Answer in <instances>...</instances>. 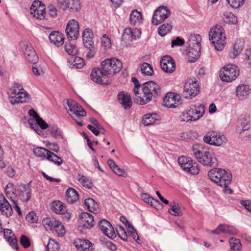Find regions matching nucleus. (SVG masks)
Instances as JSON below:
<instances>
[{
  "mask_svg": "<svg viewBox=\"0 0 251 251\" xmlns=\"http://www.w3.org/2000/svg\"><path fill=\"white\" fill-rule=\"evenodd\" d=\"M101 65V69L96 68L92 70L91 78L97 83L108 85L111 82V75L120 71L122 63L116 58H111L102 61Z\"/></svg>",
  "mask_w": 251,
  "mask_h": 251,
  "instance_id": "nucleus-1",
  "label": "nucleus"
},
{
  "mask_svg": "<svg viewBox=\"0 0 251 251\" xmlns=\"http://www.w3.org/2000/svg\"><path fill=\"white\" fill-rule=\"evenodd\" d=\"M159 86L153 81H149L141 86L140 92L138 93L137 89L135 90L134 100L136 103L144 105L151 101L152 98L156 97L161 94Z\"/></svg>",
  "mask_w": 251,
  "mask_h": 251,
  "instance_id": "nucleus-2",
  "label": "nucleus"
},
{
  "mask_svg": "<svg viewBox=\"0 0 251 251\" xmlns=\"http://www.w3.org/2000/svg\"><path fill=\"white\" fill-rule=\"evenodd\" d=\"M208 175L212 181L224 188L225 192L232 193V190L228 187L232 178L230 172L221 169H215L209 171Z\"/></svg>",
  "mask_w": 251,
  "mask_h": 251,
  "instance_id": "nucleus-3",
  "label": "nucleus"
},
{
  "mask_svg": "<svg viewBox=\"0 0 251 251\" xmlns=\"http://www.w3.org/2000/svg\"><path fill=\"white\" fill-rule=\"evenodd\" d=\"M193 153L198 161L202 164L210 167L217 165V160L212 152L207 151L200 145L193 146Z\"/></svg>",
  "mask_w": 251,
  "mask_h": 251,
  "instance_id": "nucleus-4",
  "label": "nucleus"
},
{
  "mask_svg": "<svg viewBox=\"0 0 251 251\" xmlns=\"http://www.w3.org/2000/svg\"><path fill=\"white\" fill-rule=\"evenodd\" d=\"M209 37L217 50L221 51L226 44V37L224 29L220 25L213 26L209 32Z\"/></svg>",
  "mask_w": 251,
  "mask_h": 251,
  "instance_id": "nucleus-5",
  "label": "nucleus"
},
{
  "mask_svg": "<svg viewBox=\"0 0 251 251\" xmlns=\"http://www.w3.org/2000/svg\"><path fill=\"white\" fill-rule=\"evenodd\" d=\"M240 75V69L235 64H228L221 68L220 77L224 82H230L234 80Z\"/></svg>",
  "mask_w": 251,
  "mask_h": 251,
  "instance_id": "nucleus-6",
  "label": "nucleus"
},
{
  "mask_svg": "<svg viewBox=\"0 0 251 251\" xmlns=\"http://www.w3.org/2000/svg\"><path fill=\"white\" fill-rule=\"evenodd\" d=\"M43 225L46 229L50 230L58 236H63L66 233L65 227L61 222L54 218H44Z\"/></svg>",
  "mask_w": 251,
  "mask_h": 251,
  "instance_id": "nucleus-7",
  "label": "nucleus"
},
{
  "mask_svg": "<svg viewBox=\"0 0 251 251\" xmlns=\"http://www.w3.org/2000/svg\"><path fill=\"white\" fill-rule=\"evenodd\" d=\"M204 112V106L201 104L192 105L189 109L183 112L181 118L184 121H196L199 119Z\"/></svg>",
  "mask_w": 251,
  "mask_h": 251,
  "instance_id": "nucleus-8",
  "label": "nucleus"
},
{
  "mask_svg": "<svg viewBox=\"0 0 251 251\" xmlns=\"http://www.w3.org/2000/svg\"><path fill=\"white\" fill-rule=\"evenodd\" d=\"M200 92L199 83L195 78L188 79L183 86V95L186 98L196 96Z\"/></svg>",
  "mask_w": 251,
  "mask_h": 251,
  "instance_id": "nucleus-9",
  "label": "nucleus"
},
{
  "mask_svg": "<svg viewBox=\"0 0 251 251\" xmlns=\"http://www.w3.org/2000/svg\"><path fill=\"white\" fill-rule=\"evenodd\" d=\"M178 163L185 171L193 175L199 173L200 168L196 162H193L191 158L186 156H181L178 159Z\"/></svg>",
  "mask_w": 251,
  "mask_h": 251,
  "instance_id": "nucleus-10",
  "label": "nucleus"
},
{
  "mask_svg": "<svg viewBox=\"0 0 251 251\" xmlns=\"http://www.w3.org/2000/svg\"><path fill=\"white\" fill-rule=\"evenodd\" d=\"M30 13L34 18L44 20L46 15V6L41 1L35 0L30 7Z\"/></svg>",
  "mask_w": 251,
  "mask_h": 251,
  "instance_id": "nucleus-11",
  "label": "nucleus"
},
{
  "mask_svg": "<svg viewBox=\"0 0 251 251\" xmlns=\"http://www.w3.org/2000/svg\"><path fill=\"white\" fill-rule=\"evenodd\" d=\"M204 141L211 145L221 146L226 143V138L223 135L216 131L208 132L203 137Z\"/></svg>",
  "mask_w": 251,
  "mask_h": 251,
  "instance_id": "nucleus-12",
  "label": "nucleus"
},
{
  "mask_svg": "<svg viewBox=\"0 0 251 251\" xmlns=\"http://www.w3.org/2000/svg\"><path fill=\"white\" fill-rule=\"evenodd\" d=\"M140 34V31L137 28L132 29L131 27H127L124 30L121 41L123 44L128 45L133 40L138 38Z\"/></svg>",
  "mask_w": 251,
  "mask_h": 251,
  "instance_id": "nucleus-13",
  "label": "nucleus"
},
{
  "mask_svg": "<svg viewBox=\"0 0 251 251\" xmlns=\"http://www.w3.org/2000/svg\"><path fill=\"white\" fill-rule=\"evenodd\" d=\"M68 105L69 107L68 112L75 121H76V120L75 119V116L80 118L86 116V112L82 106L76 101L72 100L68 101Z\"/></svg>",
  "mask_w": 251,
  "mask_h": 251,
  "instance_id": "nucleus-14",
  "label": "nucleus"
},
{
  "mask_svg": "<svg viewBox=\"0 0 251 251\" xmlns=\"http://www.w3.org/2000/svg\"><path fill=\"white\" fill-rule=\"evenodd\" d=\"M79 25L78 22L75 20L72 19L68 22L66 32L68 38L71 40H76L79 35Z\"/></svg>",
  "mask_w": 251,
  "mask_h": 251,
  "instance_id": "nucleus-15",
  "label": "nucleus"
},
{
  "mask_svg": "<svg viewBox=\"0 0 251 251\" xmlns=\"http://www.w3.org/2000/svg\"><path fill=\"white\" fill-rule=\"evenodd\" d=\"M170 14V12L167 7L160 6L154 12L152 17V23L154 25H158L163 22Z\"/></svg>",
  "mask_w": 251,
  "mask_h": 251,
  "instance_id": "nucleus-16",
  "label": "nucleus"
},
{
  "mask_svg": "<svg viewBox=\"0 0 251 251\" xmlns=\"http://www.w3.org/2000/svg\"><path fill=\"white\" fill-rule=\"evenodd\" d=\"M160 67L164 72L171 74L175 71L176 66L174 59L170 56L166 55L160 61Z\"/></svg>",
  "mask_w": 251,
  "mask_h": 251,
  "instance_id": "nucleus-17",
  "label": "nucleus"
},
{
  "mask_svg": "<svg viewBox=\"0 0 251 251\" xmlns=\"http://www.w3.org/2000/svg\"><path fill=\"white\" fill-rule=\"evenodd\" d=\"M74 244L78 251H93L94 250V244L87 239H76Z\"/></svg>",
  "mask_w": 251,
  "mask_h": 251,
  "instance_id": "nucleus-18",
  "label": "nucleus"
},
{
  "mask_svg": "<svg viewBox=\"0 0 251 251\" xmlns=\"http://www.w3.org/2000/svg\"><path fill=\"white\" fill-rule=\"evenodd\" d=\"M180 100V97L177 94L168 93L163 98V103L168 107H176Z\"/></svg>",
  "mask_w": 251,
  "mask_h": 251,
  "instance_id": "nucleus-19",
  "label": "nucleus"
},
{
  "mask_svg": "<svg viewBox=\"0 0 251 251\" xmlns=\"http://www.w3.org/2000/svg\"><path fill=\"white\" fill-rule=\"evenodd\" d=\"M79 224L84 228H90L95 225L94 217L89 213H82L80 216Z\"/></svg>",
  "mask_w": 251,
  "mask_h": 251,
  "instance_id": "nucleus-20",
  "label": "nucleus"
},
{
  "mask_svg": "<svg viewBox=\"0 0 251 251\" xmlns=\"http://www.w3.org/2000/svg\"><path fill=\"white\" fill-rule=\"evenodd\" d=\"M99 227L102 232L109 238L115 236L114 228L111 224L105 220H102L99 222Z\"/></svg>",
  "mask_w": 251,
  "mask_h": 251,
  "instance_id": "nucleus-21",
  "label": "nucleus"
},
{
  "mask_svg": "<svg viewBox=\"0 0 251 251\" xmlns=\"http://www.w3.org/2000/svg\"><path fill=\"white\" fill-rule=\"evenodd\" d=\"M0 211L3 215L7 217L13 214L11 206L2 195H0Z\"/></svg>",
  "mask_w": 251,
  "mask_h": 251,
  "instance_id": "nucleus-22",
  "label": "nucleus"
},
{
  "mask_svg": "<svg viewBox=\"0 0 251 251\" xmlns=\"http://www.w3.org/2000/svg\"><path fill=\"white\" fill-rule=\"evenodd\" d=\"M51 209L57 214H65L67 212V208L66 205L59 201H54L51 204Z\"/></svg>",
  "mask_w": 251,
  "mask_h": 251,
  "instance_id": "nucleus-23",
  "label": "nucleus"
},
{
  "mask_svg": "<svg viewBox=\"0 0 251 251\" xmlns=\"http://www.w3.org/2000/svg\"><path fill=\"white\" fill-rule=\"evenodd\" d=\"M200 46H194V47H190L187 54V58L190 62H195L199 58L200 54Z\"/></svg>",
  "mask_w": 251,
  "mask_h": 251,
  "instance_id": "nucleus-24",
  "label": "nucleus"
},
{
  "mask_svg": "<svg viewBox=\"0 0 251 251\" xmlns=\"http://www.w3.org/2000/svg\"><path fill=\"white\" fill-rule=\"evenodd\" d=\"M94 34L91 29L85 28L82 33L83 41L84 46L87 48L92 47Z\"/></svg>",
  "mask_w": 251,
  "mask_h": 251,
  "instance_id": "nucleus-25",
  "label": "nucleus"
},
{
  "mask_svg": "<svg viewBox=\"0 0 251 251\" xmlns=\"http://www.w3.org/2000/svg\"><path fill=\"white\" fill-rule=\"evenodd\" d=\"M50 42L57 46L62 45L64 42L63 34L59 31L52 32L49 36Z\"/></svg>",
  "mask_w": 251,
  "mask_h": 251,
  "instance_id": "nucleus-26",
  "label": "nucleus"
},
{
  "mask_svg": "<svg viewBox=\"0 0 251 251\" xmlns=\"http://www.w3.org/2000/svg\"><path fill=\"white\" fill-rule=\"evenodd\" d=\"M244 45L243 41L237 40L233 45V50L229 53V57L232 59L236 57L242 51Z\"/></svg>",
  "mask_w": 251,
  "mask_h": 251,
  "instance_id": "nucleus-27",
  "label": "nucleus"
},
{
  "mask_svg": "<svg viewBox=\"0 0 251 251\" xmlns=\"http://www.w3.org/2000/svg\"><path fill=\"white\" fill-rule=\"evenodd\" d=\"M25 55L27 60L31 63L35 64L38 61V57L33 47L31 46H26L25 51Z\"/></svg>",
  "mask_w": 251,
  "mask_h": 251,
  "instance_id": "nucleus-28",
  "label": "nucleus"
},
{
  "mask_svg": "<svg viewBox=\"0 0 251 251\" xmlns=\"http://www.w3.org/2000/svg\"><path fill=\"white\" fill-rule=\"evenodd\" d=\"M143 21L142 13L135 9L133 10L130 15V23L131 25H138Z\"/></svg>",
  "mask_w": 251,
  "mask_h": 251,
  "instance_id": "nucleus-29",
  "label": "nucleus"
},
{
  "mask_svg": "<svg viewBox=\"0 0 251 251\" xmlns=\"http://www.w3.org/2000/svg\"><path fill=\"white\" fill-rule=\"evenodd\" d=\"M29 100L28 94L25 91V90L18 94L15 97L10 98V102L12 104L18 103L26 102Z\"/></svg>",
  "mask_w": 251,
  "mask_h": 251,
  "instance_id": "nucleus-30",
  "label": "nucleus"
},
{
  "mask_svg": "<svg viewBox=\"0 0 251 251\" xmlns=\"http://www.w3.org/2000/svg\"><path fill=\"white\" fill-rule=\"evenodd\" d=\"M119 102L126 108H129L132 106L130 97L127 94L120 93L118 96Z\"/></svg>",
  "mask_w": 251,
  "mask_h": 251,
  "instance_id": "nucleus-31",
  "label": "nucleus"
},
{
  "mask_svg": "<svg viewBox=\"0 0 251 251\" xmlns=\"http://www.w3.org/2000/svg\"><path fill=\"white\" fill-rule=\"evenodd\" d=\"M250 89L247 85L241 84L239 85L236 90V96L240 99H243L249 95Z\"/></svg>",
  "mask_w": 251,
  "mask_h": 251,
  "instance_id": "nucleus-32",
  "label": "nucleus"
},
{
  "mask_svg": "<svg viewBox=\"0 0 251 251\" xmlns=\"http://www.w3.org/2000/svg\"><path fill=\"white\" fill-rule=\"evenodd\" d=\"M81 4L79 0H69L67 6V10L75 13L78 12L81 9Z\"/></svg>",
  "mask_w": 251,
  "mask_h": 251,
  "instance_id": "nucleus-33",
  "label": "nucleus"
},
{
  "mask_svg": "<svg viewBox=\"0 0 251 251\" xmlns=\"http://www.w3.org/2000/svg\"><path fill=\"white\" fill-rule=\"evenodd\" d=\"M84 204L90 212L96 213L99 211V205L93 199L88 198L85 199Z\"/></svg>",
  "mask_w": 251,
  "mask_h": 251,
  "instance_id": "nucleus-34",
  "label": "nucleus"
},
{
  "mask_svg": "<svg viewBox=\"0 0 251 251\" xmlns=\"http://www.w3.org/2000/svg\"><path fill=\"white\" fill-rule=\"evenodd\" d=\"M66 199L68 202L73 203L78 200L77 192L73 188H69L66 193Z\"/></svg>",
  "mask_w": 251,
  "mask_h": 251,
  "instance_id": "nucleus-35",
  "label": "nucleus"
},
{
  "mask_svg": "<svg viewBox=\"0 0 251 251\" xmlns=\"http://www.w3.org/2000/svg\"><path fill=\"white\" fill-rule=\"evenodd\" d=\"M223 19L224 21L228 24H236L237 23V17L231 12L226 11L223 14Z\"/></svg>",
  "mask_w": 251,
  "mask_h": 251,
  "instance_id": "nucleus-36",
  "label": "nucleus"
},
{
  "mask_svg": "<svg viewBox=\"0 0 251 251\" xmlns=\"http://www.w3.org/2000/svg\"><path fill=\"white\" fill-rule=\"evenodd\" d=\"M156 114H147L143 118V123L145 126L154 124L158 120Z\"/></svg>",
  "mask_w": 251,
  "mask_h": 251,
  "instance_id": "nucleus-37",
  "label": "nucleus"
},
{
  "mask_svg": "<svg viewBox=\"0 0 251 251\" xmlns=\"http://www.w3.org/2000/svg\"><path fill=\"white\" fill-rule=\"evenodd\" d=\"M66 51L70 55L75 56L78 52V48L76 45L71 42H68L66 44L65 46Z\"/></svg>",
  "mask_w": 251,
  "mask_h": 251,
  "instance_id": "nucleus-38",
  "label": "nucleus"
},
{
  "mask_svg": "<svg viewBox=\"0 0 251 251\" xmlns=\"http://www.w3.org/2000/svg\"><path fill=\"white\" fill-rule=\"evenodd\" d=\"M170 206L171 208L169 209L168 212L172 215L181 216L183 215V213L178 203L174 202L171 203Z\"/></svg>",
  "mask_w": 251,
  "mask_h": 251,
  "instance_id": "nucleus-39",
  "label": "nucleus"
},
{
  "mask_svg": "<svg viewBox=\"0 0 251 251\" xmlns=\"http://www.w3.org/2000/svg\"><path fill=\"white\" fill-rule=\"evenodd\" d=\"M250 127V124L244 119L239 120L237 126L236 130L239 133H241L242 131L247 130Z\"/></svg>",
  "mask_w": 251,
  "mask_h": 251,
  "instance_id": "nucleus-40",
  "label": "nucleus"
},
{
  "mask_svg": "<svg viewBox=\"0 0 251 251\" xmlns=\"http://www.w3.org/2000/svg\"><path fill=\"white\" fill-rule=\"evenodd\" d=\"M230 251H240L242 248L240 240L237 238H231L229 240Z\"/></svg>",
  "mask_w": 251,
  "mask_h": 251,
  "instance_id": "nucleus-41",
  "label": "nucleus"
},
{
  "mask_svg": "<svg viewBox=\"0 0 251 251\" xmlns=\"http://www.w3.org/2000/svg\"><path fill=\"white\" fill-rule=\"evenodd\" d=\"M140 69L142 73L145 75L151 76L153 74V68L148 63H143L140 65Z\"/></svg>",
  "mask_w": 251,
  "mask_h": 251,
  "instance_id": "nucleus-42",
  "label": "nucleus"
},
{
  "mask_svg": "<svg viewBox=\"0 0 251 251\" xmlns=\"http://www.w3.org/2000/svg\"><path fill=\"white\" fill-rule=\"evenodd\" d=\"M69 62L72 65L76 68H81L84 65V61L81 57L77 56H72L71 59H69Z\"/></svg>",
  "mask_w": 251,
  "mask_h": 251,
  "instance_id": "nucleus-43",
  "label": "nucleus"
},
{
  "mask_svg": "<svg viewBox=\"0 0 251 251\" xmlns=\"http://www.w3.org/2000/svg\"><path fill=\"white\" fill-rule=\"evenodd\" d=\"M24 90L23 87L18 83H15L14 85L10 89L9 94L10 98L15 97L20 93L23 92Z\"/></svg>",
  "mask_w": 251,
  "mask_h": 251,
  "instance_id": "nucleus-44",
  "label": "nucleus"
},
{
  "mask_svg": "<svg viewBox=\"0 0 251 251\" xmlns=\"http://www.w3.org/2000/svg\"><path fill=\"white\" fill-rule=\"evenodd\" d=\"M78 180L83 187L87 189H92L94 186L91 180L85 176H79Z\"/></svg>",
  "mask_w": 251,
  "mask_h": 251,
  "instance_id": "nucleus-45",
  "label": "nucleus"
},
{
  "mask_svg": "<svg viewBox=\"0 0 251 251\" xmlns=\"http://www.w3.org/2000/svg\"><path fill=\"white\" fill-rule=\"evenodd\" d=\"M213 233L220 234L221 232L233 233L231 231V227L226 225H220L215 230H212Z\"/></svg>",
  "mask_w": 251,
  "mask_h": 251,
  "instance_id": "nucleus-46",
  "label": "nucleus"
},
{
  "mask_svg": "<svg viewBox=\"0 0 251 251\" xmlns=\"http://www.w3.org/2000/svg\"><path fill=\"white\" fill-rule=\"evenodd\" d=\"M47 159L59 166L62 163V159L53 152L50 151L47 154Z\"/></svg>",
  "mask_w": 251,
  "mask_h": 251,
  "instance_id": "nucleus-47",
  "label": "nucleus"
},
{
  "mask_svg": "<svg viewBox=\"0 0 251 251\" xmlns=\"http://www.w3.org/2000/svg\"><path fill=\"white\" fill-rule=\"evenodd\" d=\"M49 150L42 147H37L33 150L34 153L40 157H45L47 159V154L50 152Z\"/></svg>",
  "mask_w": 251,
  "mask_h": 251,
  "instance_id": "nucleus-48",
  "label": "nucleus"
},
{
  "mask_svg": "<svg viewBox=\"0 0 251 251\" xmlns=\"http://www.w3.org/2000/svg\"><path fill=\"white\" fill-rule=\"evenodd\" d=\"M201 37L198 34H193L190 36L189 39L190 47H194V46L198 45L200 46L201 42Z\"/></svg>",
  "mask_w": 251,
  "mask_h": 251,
  "instance_id": "nucleus-49",
  "label": "nucleus"
},
{
  "mask_svg": "<svg viewBox=\"0 0 251 251\" xmlns=\"http://www.w3.org/2000/svg\"><path fill=\"white\" fill-rule=\"evenodd\" d=\"M46 248L48 251H59L60 247L54 240L50 239Z\"/></svg>",
  "mask_w": 251,
  "mask_h": 251,
  "instance_id": "nucleus-50",
  "label": "nucleus"
},
{
  "mask_svg": "<svg viewBox=\"0 0 251 251\" xmlns=\"http://www.w3.org/2000/svg\"><path fill=\"white\" fill-rule=\"evenodd\" d=\"M101 45L105 50H107L111 48V40L106 34H104L102 35L101 38Z\"/></svg>",
  "mask_w": 251,
  "mask_h": 251,
  "instance_id": "nucleus-51",
  "label": "nucleus"
},
{
  "mask_svg": "<svg viewBox=\"0 0 251 251\" xmlns=\"http://www.w3.org/2000/svg\"><path fill=\"white\" fill-rule=\"evenodd\" d=\"M20 197L23 201H28L31 197V189L29 187H25V190L21 191Z\"/></svg>",
  "mask_w": 251,
  "mask_h": 251,
  "instance_id": "nucleus-52",
  "label": "nucleus"
},
{
  "mask_svg": "<svg viewBox=\"0 0 251 251\" xmlns=\"http://www.w3.org/2000/svg\"><path fill=\"white\" fill-rule=\"evenodd\" d=\"M172 29V25L170 24H164L158 28V33L161 36L167 34Z\"/></svg>",
  "mask_w": 251,
  "mask_h": 251,
  "instance_id": "nucleus-53",
  "label": "nucleus"
},
{
  "mask_svg": "<svg viewBox=\"0 0 251 251\" xmlns=\"http://www.w3.org/2000/svg\"><path fill=\"white\" fill-rule=\"evenodd\" d=\"M26 220L31 224H35L37 223L38 218L34 212L31 211L27 214Z\"/></svg>",
  "mask_w": 251,
  "mask_h": 251,
  "instance_id": "nucleus-54",
  "label": "nucleus"
},
{
  "mask_svg": "<svg viewBox=\"0 0 251 251\" xmlns=\"http://www.w3.org/2000/svg\"><path fill=\"white\" fill-rule=\"evenodd\" d=\"M21 245L25 249L28 248L30 246L31 242L30 239L26 236L22 235L20 239Z\"/></svg>",
  "mask_w": 251,
  "mask_h": 251,
  "instance_id": "nucleus-55",
  "label": "nucleus"
},
{
  "mask_svg": "<svg viewBox=\"0 0 251 251\" xmlns=\"http://www.w3.org/2000/svg\"><path fill=\"white\" fill-rule=\"evenodd\" d=\"M245 0H226L227 3L233 8H237L241 6Z\"/></svg>",
  "mask_w": 251,
  "mask_h": 251,
  "instance_id": "nucleus-56",
  "label": "nucleus"
},
{
  "mask_svg": "<svg viewBox=\"0 0 251 251\" xmlns=\"http://www.w3.org/2000/svg\"><path fill=\"white\" fill-rule=\"evenodd\" d=\"M113 172L119 176H122L126 177L127 176V174L125 170L119 168L118 166L116 168H114Z\"/></svg>",
  "mask_w": 251,
  "mask_h": 251,
  "instance_id": "nucleus-57",
  "label": "nucleus"
},
{
  "mask_svg": "<svg viewBox=\"0 0 251 251\" xmlns=\"http://www.w3.org/2000/svg\"><path fill=\"white\" fill-rule=\"evenodd\" d=\"M57 6L63 10H67V6L69 0H55Z\"/></svg>",
  "mask_w": 251,
  "mask_h": 251,
  "instance_id": "nucleus-58",
  "label": "nucleus"
},
{
  "mask_svg": "<svg viewBox=\"0 0 251 251\" xmlns=\"http://www.w3.org/2000/svg\"><path fill=\"white\" fill-rule=\"evenodd\" d=\"M151 201L150 204L154 207L157 210L161 209L163 208V205L158 201L154 199H150Z\"/></svg>",
  "mask_w": 251,
  "mask_h": 251,
  "instance_id": "nucleus-59",
  "label": "nucleus"
},
{
  "mask_svg": "<svg viewBox=\"0 0 251 251\" xmlns=\"http://www.w3.org/2000/svg\"><path fill=\"white\" fill-rule=\"evenodd\" d=\"M4 235L8 241L14 237V234L11 229H5L4 230Z\"/></svg>",
  "mask_w": 251,
  "mask_h": 251,
  "instance_id": "nucleus-60",
  "label": "nucleus"
},
{
  "mask_svg": "<svg viewBox=\"0 0 251 251\" xmlns=\"http://www.w3.org/2000/svg\"><path fill=\"white\" fill-rule=\"evenodd\" d=\"M36 121L37 124L40 126V127L42 129H45L48 128V124L45 121H44L41 118H38V119Z\"/></svg>",
  "mask_w": 251,
  "mask_h": 251,
  "instance_id": "nucleus-61",
  "label": "nucleus"
},
{
  "mask_svg": "<svg viewBox=\"0 0 251 251\" xmlns=\"http://www.w3.org/2000/svg\"><path fill=\"white\" fill-rule=\"evenodd\" d=\"M49 14L52 17H56L57 15V10L54 6L51 5L49 6Z\"/></svg>",
  "mask_w": 251,
  "mask_h": 251,
  "instance_id": "nucleus-62",
  "label": "nucleus"
},
{
  "mask_svg": "<svg viewBox=\"0 0 251 251\" xmlns=\"http://www.w3.org/2000/svg\"><path fill=\"white\" fill-rule=\"evenodd\" d=\"M46 147L48 148L50 150L55 152H58L59 151V147L58 146L54 143H48L46 144Z\"/></svg>",
  "mask_w": 251,
  "mask_h": 251,
  "instance_id": "nucleus-63",
  "label": "nucleus"
},
{
  "mask_svg": "<svg viewBox=\"0 0 251 251\" xmlns=\"http://www.w3.org/2000/svg\"><path fill=\"white\" fill-rule=\"evenodd\" d=\"M245 59L251 64V48L245 50Z\"/></svg>",
  "mask_w": 251,
  "mask_h": 251,
  "instance_id": "nucleus-64",
  "label": "nucleus"
}]
</instances>
